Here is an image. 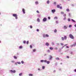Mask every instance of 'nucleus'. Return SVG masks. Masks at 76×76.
Wrapping results in <instances>:
<instances>
[{
    "label": "nucleus",
    "instance_id": "43",
    "mask_svg": "<svg viewBox=\"0 0 76 76\" xmlns=\"http://www.w3.org/2000/svg\"><path fill=\"white\" fill-rule=\"evenodd\" d=\"M66 18L65 17H64V20H66Z\"/></svg>",
    "mask_w": 76,
    "mask_h": 76
},
{
    "label": "nucleus",
    "instance_id": "1",
    "mask_svg": "<svg viewBox=\"0 0 76 76\" xmlns=\"http://www.w3.org/2000/svg\"><path fill=\"white\" fill-rule=\"evenodd\" d=\"M69 37L72 39H74V37H73V35H72V34L69 35Z\"/></svg>",
    "mask_w": 76,
    "mask_h": 76
},
{
    "label": "nucleus",
    "instance_id": "35",
    "mask_svg": "<svg viewBox=\"0 0 76 76\" xmlns=\"http://www.w3.org/2000/svg\"><path fill=\"white\" fill-rule=\"evenodd\" d=\"M21 62L22 64H23V63H24V62L23 61H22Z\"/></svg>",
    "mask_w": 76,
    "mask_h": 76
},
{
    "label": "nucleus",
    "instance_id": "29",
    "mask_svg": "<svg viewBox=\"0 0 76 76\" xmlns=\"http://www.w3.org/2000/svg\"><path fill=\"white\" fill-rule=\"evenodd\" d=\"M46 37H49V35L48 34H46Z\"/></svg>",
    "mask_w": 76,
    "mask_h": 76
},
{
    "label": "nucleus",
    "instance_id": "60",
    "mask_svg": "<svg viewBox=\"0 0 76 76\" xmlns=\"http://www.w3.org/2000/svg\"><path fill=\"white\" fill-rule=\"evenodd\" d=\"M75 27H76V24H75V25H74Z\"/></svg>",
    "mask_w": 76,
    "mask_h": 76
},
{
    "label": "nucleus",
    "instance_id": "33",
    "mask_svg": "<svg viewBox=\"0 0 76 76\" xmlns=\"http://www.w3.org/2000/svg\"><path fill=\"white\" fill-rule=\"evenodd\" d=\"M58 49V48H55V50H57Z\"/></svg>",
    "mask_w": 76,
    "mask_h": 76
},
{
    "label": "nucleus",
    "instance_id": "5",
    "mask_svg": "<svg viewBox=\"0 0 76 76\" xmlns=\"http://www.w3.org/2000/svg\"><path fill=\"white\" fill-rule=\"evenodd\" d=\"M12 16L14 17H16L17 16V14H12Z\"/></svg>",
    "mask_w": 76,
    "mask_h": 76
},
{
    "label": "nucleus",
    "instance_id": "49",
    "mask_svg": "<svg viewBox=\"0 0 76 76\" xmlns=\"http://www.w3.org/2000/svg\"><path fill=\"white\" fill-rule=\"evenodd\" d=\"M68 21H69V22L70 21V19L69 18L68 19Z\"/></svg>",
    "mask_w": 76,
    "mask_h": 76
},
{
    "label": "nucleus",
    "instance_id": "56",
    "mask_svg": "<svg viewBox=\"0 0 76 76\" xmlns=\"http://www.w3.org/2000/svg\"><path fill=\"white\" fill-rule=\"evenodd\" d=\"M54 4H56V2H54Z\"/></svg>",
    "mask_w": 76,
    "mask_h": 76
},
{
    "label": "nucleus",
    "instance_id": "18",
    "mask_svg": "<svg viewBox=\"0 0 76 76\" xmlns=\"http://www.w3.org/2000/svg\"><path fill=\"white\" fill-rule=\"evenodd\" d=\"M29 75V76H33V75L32 74H30Z\"/></svg>",
    "mask_w": 76,
    "mask_h": 76
},
{
    "label": "nucleus",
    "instance_id": "11",
    "mask_svg": "<svg viewBox=\"0 0 76 76\" xmlns=\"http://www.w3.org/2000/svg\"><path fill=\"white\" fill-rule=\"evenodd\" d=\"M56 60H60L59 58H56Z\"/></svg>",
    "mask_w": 76,
    "mask_h": 76
},
{
    "label": "nucleus",
    "instance_id": "21",
    "mask_svg": "<svg viewBox=\"0 0 76 76\" xmlns=\"http://www.w3.org/2000/svg\"><path fill=\"white\" fill-rule=\"evenodd\" d=\"M37 22H39V18H38L37 20Z\"/></svg>",
    "mask_w": 76,
    "mask_h": 76
},
{
    "label": "nucleus",
    "instance_id": "48",
    "mask_svg": "<svg viewBox=\"0 0 76 76\" xmlns=\"http://www.w3.org/2000/svg\"><path fill=\"white\" fill-rule=\"evenodd\" d=\"M66 57H67V58H69V56H66Z\"/></svg>",
    "mask_w": 76,
    "mask_h": 76
},
{
    "label": "nucleus",
    "instance_id": "23",
    "mask_svg": "<svg viewBox=\"0 0 76 76\" xmlns=\"http://www.w3.org/2000/svg\"><path fill=\"white\" fill-rule=\"evenodd\" d=\"M47 4H49V3H50V1H47Z\"/></svg>",
    "mask_w": 76,
    "mask_h": 76
},
{
    "label": "nucleus",
    "instance_id": "62",
    "mask_svg": "<svg viewBox=\"0 0 76 76\" xmlns=\"http://www.w3.org/2000/svg\"><path fill=\"white\" fill-rule=\"evenodd\" d=\"M76 45V43H75L74 44V45Z\"/></svg>",
    "mask_w": 76,
    "mask_h": 76
},
{
    "label": "nucleus",
    "instance_id": "3",
    "mask_svg": "<svg viewBox=\"0 0 76 76\" xmlns=\"http://www.w3.org/2000/svg\"><path fill=\"white\" fill-rule=\"evenodd\" d=\"M10 72H11V73H15L16 72V71L15 70H10Z\"/></svg>",
    "mask_w": 76,
    "mask_h": 76
},
{
    "label": "nucleus",
    "instance_id": "47",
    "mask_svg": "<svg viewBox=\"0 0 76 76\" xmlns=\"http://www.w3.org/2000/svg\"><path fill=\"white\" fill-rule=\"evenodd\" d=\"M69 28H71V27H72V25H69Z\"/></svg>",
    "mask_w": 76,
    "mask_h": 76
},
{
    "label": "nucleus",
    "instance_id": "22",
    "mask_svg": "<svg viewBox=\"0 0 76 76\" xmlns=\"http://www.w3.org/2000/svg\"><path fill=\"white\" fill-rule=\"evenodd\" d=\"M54 19H57V17H55L54 18Z\"/></svg>",
    "mask_w": 76,
    "mask_h": 76
},
{
    "label": "nucleus",
    "instance_id": "45",
    "mask_svg": "<svg viewBox=\"0 0 76 76\" xmlns=\"http://www.w3.org/2000/svg\"><path fill=\"white\" fill-rule=\"evenodd\" d=\"M61 45H64V44H63V43H61Z\"/></svg>",
    "mask_w": 76,
    "mask_h": 76
},
{
    "label": "nucleus",
    "instance_id": "31",
    "mask_svg": "<svg viewBox=\"0 0 76 76\" xmlns=\"http://www.w3.org/2000/svg\"><path fill=\"white\" fill-rule=\"evenodd\" d=\"M30 28H31V29H32V26H30Z\"/></svg>",
    "mask_w": 76,
    "mask_h": 76
},
{
    "label": "nucleus",
    "instance_id": "44",
    "mask_svg": "<svg viewBox=\"0 0 76 76\" xmlns=\"http://www.w3.org/2000/svg\"><path fill=\"white\" fill-rule=\"evenodd\" d=\"M11 62H12V63H14L15 61H11Z\"/></svg>",
    "mask_w": 76,
    "mask_h": 76
},
{
    "label": "nucleus",
    "instance_id": "24",
    "mask_svg": "<svg viewBox=\"0 0 76 76\" xmlns=\"http://www.w3.org/2000/svg\"><path fill=\"white\" fill-rule=\"evenodd\" d=\"M22 73H20L19 74V76H22Z\"/></svg>",
    "mask_w": 76,
    "mask_h": 76
},
{
    "label": "nucleus",
    "instance_id": "36",
    "mask_svg": "<svg viewBox=\"0 0 76 76\" xmlns=\"http://www.w3.org/2000/svg\"><path fill=\"white\" fill-rule=\"evenodd\" d=\"M44 61V62H45V63H47V60H45Z\"/></svg>",
    "mask_w": 76,
    "mask_h": 76
},
{
    "label": "nucleus",
    "instance_id": "39",
    "mask_svg": "<svg viewBox=\"0 0 76 76\" xmlns=\"http://www.w3.org/2000/svg\"><path fill=\"white\" fill-rule=\"evenodd\" d=\"M28 43H29V41H27V42L26 44H28Z\"/></svg>",
    "mask_w": 76,
    "mask_h": 76
},
{
    "label": "nucleus",
    "instance_id": "54",
    "mask_svg": "<svg viewBox=\"0 0 76 76\" xmlns=\"http://www.w3.org/2000/svg\"><path fill=\"white\" fill-rule=\"evenodd\" d=\"M15 17V19H18V17H17V16Z\"/></svg>",
    "mask_w": 76,
    "mask_h": 76
},
{
    "label": "nucleus",
    "instance_id": "51",
    "mask_svg": "<svg viewBox=\"0 0 76 76\" xmlns=\"http://www.w3.org/2000/svg\"><path fill=\"white\" fill-rule=\"evenodd\" d=\"M64 46H63L62 48H61V49H63V48H64Z\"/></svg>",
    "mask_w": 76,
    "mask_h": 76
},
{
    "label": "nucleus",
    "instance_id": "26",
    "mask_svg": "<svg viewBox=\"0 0 76 76\" xmlns=\"http://www.w3.org/2000/svg\"><path fill=\"white\" fill-rule=\"evenodd\" d=\"M33 52H35V51H36V49H33Z\"/></svg>",
    "mask_w": 76,
    "mask_h": 76
},
{
    "label": "nucleus",
    "instance_id": "16",
    "mask_svg": "<svg viewBox=\"0 0 76 76\" xmlns=\"http://www.w3.org/2000/svg\"><path fill=\"white\" fill-rule=\"evenodd\" d=\"M35 3L36 4H38V2L37 1L35 2Z\"/></svg>",
    "mask_w": 76,
    "mask_h": 76
},
{
    "label": "nucleus",
    "instance_id": "40",
    "mask_svg": "<svg viewBox=\"0 0 76 76\" xmlns=\"http://www.w3.org/2000/svg\"><path fill=\"white\" fill-rule=\"evenodd\" d=\"M59 9H62V7H59Z\"/></svg>",
    "mask_w": 76,
    "mask_h": 76
},
{
    "label": "nucleus",
    "instance_id": "58",
    "mask_svg": "<svg viewBox=\"0 0 76 76\" xmlns=\"http://www.w3.org/2000/svg\"><path fill=\"white\" fill-rule=\"evenodd\" d=\"M74 71L75 72H76V69H75L74 70Z\"/></svg>",
    "mask_w": 76,
    "mask_h": 76
},
{
    "label": "nucleus",
    "instance_id": "55",
    "mask_svg": "<svg viewBox=\"0 0 76 76\" xmlns=\"http://www.w3.org/2000/svg\"><path fill=\"white\" fill-rule=\"evenodd\" d=\"M56 23H58V21H56Z\"/></svg>",
    "mask_w": 76,
    "mask_h": 76
},
{
    "label": "nucleus",
    "instance_id": "32",
    "mask_svg": "<svg viewBox=\"0 0 76 76\" xmlns=\"http://www.w3.org/2000/svg\"><path fill=\"white\" fill-rule=\"evenodd\" d=\"M61 13L62 14H64V12H63L62 11L61 12Z\"/></svg>",
    "mask_w": 76,
    "mask_h": 76
},
{
    "label": "nucleus",
    "instance_id": "63",
    "mask_svg": "<svg viewBox=\"0 0 76 76\" xmlns=\"http://www.w3.org/2000/svg\"><path fill=\"white\" fill-rule=\"evenodd\" d=\"M60 64H62V63H61Z\"/></svg>",
    "mask_w": 76,
    "mask_h": 76
},
{
    "label": "nucleus",
    "instance_id": "27",
    "mask_svg": "<svg viewBox=\"0 0 76 76\" xmlns=\"http://www.w3.org/2000/svg\"><path fill=\"white\" fill-rule=\"evenodd\" d=\"M42 69H45V66H43L42 67Z\"/></svg>",
    "mask_w": 76,
    "mask_h": 76
},
{
    "label": "nucleus",
    "instance_id": "12",
    "mask_svg": "<svg viewBox=\"0 0 76 76\" xmlns=\"http://www.w3.org/2000/svg\"><path fill=\"white\" fill-rule=\"evenodd\" d=\"M64 28L65 29H67V26H64Z\"/></svg>",
    "mask_w": 76,
    "mask_h": 76
},
{
    "label": "nucleus",
    "instance_id": "8",
    "mask_svg": "<svg viewBox=\"0 0 76 76\" xmlns=\"http://www.w3.org/2000/svg\"><path fill=\"white\" fill-rule=\"evenodd\" d=\"M45 45L46 46H48L49 45V43L48 42H46L45 43Z\"/></svg>",
    "mask_w": 76,
    "mask_h": 76
},
{
    "label": "nucleus",
    "instance_id": "2",
    "mask_svg": "<svg viewBox=\"0 0 76 76\" xmlns=\"http://www.w3.org/2000/svg\"><path fill=\"white\" fill-rule=\"evenodd\" d=\"M43 22H46V21H47V18H44L43 19Z\"/></svg>",
    "mask_w": 76,
    "mask_h": 76
},
{
    "label": "nucleus",
    "instance_id": "64",
    "mask_svg": "<svg viewBox=\"0 0 76 76\" xmlns=\"http://www.w3.org/2000/svg\"><path fill=\"white\" fill-rule=\"evenodd\" d=\"M0 14H1V13L0 12Z\"/></svg>",
    "mask_w": 76,
    "mask_h": 76
},
{
    "label": "nucleus",
    "instance_id": "10",
    "mask_svg": "<svg viewBox=\"0 0 76 76\" xmlns=\"http://www.w3.org/2000/svg\"><path fill=\"white\" fill-rule=\"evenodd\" d=\"M64 39H67V37L65 36H64Z\"/></svg>",
    "mask_w": 76,
    "mask_h": 76
},
{
    "label": "nucleus",
    "instance_id": "59",
    "mask_svg": "<svg viewBox=\"0 0 76 76\" xmlns=\"http://www.w3.org/2000/svg\"><path fill=\"white\" fill-rule=\"evenodd\" d=\"M38 70H40V69L39 68L38 69Z\"/></svg>",
    "mask_w": 76,
    "mask_h": 76
},
{
    "label": "nucleus",
    "instance_id": "7",
    "mask_svg": "<svg viewBox=\"0 0 76 76\" xmlns=\"http://www.w3.org/2000/svg\"><path fill=\"white\" fill-rule=\"evenodd\" d=\"M50 58H49V60H51V59H52V58H53V57H52V56L51 55L50 56Z\"/></svg>",
    "mask_w": 76,
    "mask_h": 76
},
{
    "label": "nucleus",
    "instance_id": "46",
    "mask_svg": "<svg viewBox=\"0 0 76 76\" xmlns=\"http://www.w3.org/2000/svg\"><path fill=\"white\" fill-rule=\"evenodd\" d=\"M41 62H43L44 60H41L40 61Z\"/></svg>",
    "mask_w": 76,
    "mask_h": 76
},
{
    "label": "nucleus",
    "instance_id": "34",
    "mask_svg": "<svg viewBox=\"0 0 76 76\" xmlns=\"http://www.w3.org/2000/svg\"><path fill=\"white\" fill-rule=\"evenodd\" d=\"M37 13H39V11L37 10Z\"/></svg>",
    "mask_w": 76,
    "mask_h": 76
},
{
    "label": "nucleus",
    "instance_id": "38",
    "mask_svg": "<svg viewBox=\"0 0 76 76\" xmlns=\"http://www.w3.org/2000/svg\"><path fill=\"white\" fill-rule=\"evenodd\" d=\"M30 48H32V46L31 45H30Z\"/></svg>",
    "mask_w": 76,
    "mask_h": 76
},
{
    "label": "nucleus",
    "instance_id": "53",
    "mask_svg": "<svg viewBox=\"0 0 76 76\" xmlns=\"http://www.w3.org/2000/svg\"><path fill=\"white\" fill-rule=\"evenodd\" d=\"M48 19H50V17H48Z\"/></svg>",
    "mask_w": 76,
    "mask_h": 76
},
{
    "label": "nucleus",
    "instance_id": "37",
    "mask_svg": "<svg viewBox=\"0 0 76 76\" xmlns=\"http://www.w3.org/2000/svg\"><path fill=\"white\" fill-rule=\"evenodd\" d=\"M64 17H65V16H66V14H65L64 15Z\"/></svg>",
    "mask_w": 76,
    "mask_h": 76
},
{
    "label": "nucleus",
    "instance_id": "20",
    "mask_svg": "<svg viewBox=\"0 0 76 76\" xmlns=\"http://www.w3.org/2000/svg\"><path fill=\"white\" fill-rule=\"evenodd\" d=\"M72 20L73 22H76V21H75V20H74L73 19H72Z\"/></svg>",
    "mask_w": 76,
    "mask_h": 76
},
{
    "label": "nucleus",
    "instance_id": "13",
    "mask_svg": "<svg viewBox=\"0 0 76 76\" xmlns=\"http://www.w3.org/2000/svg\"><path fill=\"white\" fill-rule=\"evenodd\" d=\"M22 48H23V47H22V46H19V48H20V49Z\"/></svg>",
    "mask_w": 76,
    "mask_h": 76
},
{
    "label": "nucleus",
    "instance_id": "57",
    "mask_svg": "<svg viewBox=\"0 0 76 76\" xmlns=\"http://www.w3.org/2000/svg\"><path fill=\"white\" fill-rule=\"evenodd\" d=\"M66 48H69V47L67 46H66Z\"/></svg>",
    "mask_w": 76,
    "mask_h": 76
},
{
    "label": "nucleus",
    "instance_id": "61",
    "mask_svg": "<svg viewBox=\"0 0 76 76\" xmlns=\"http://www.w3.org/2000/svg\"><path fill=\"white\" fill-rule=\"evenodd\" d=\"M54 72H56V70H55L54 71Z\"/></svg>",
    "mask_w": 76,
    "mask_h": 76
},
{
    "label": "nucleus",
    "instance_id": "50",
    "mask_svg": "<svg viewBox=\"0 0 76 76\" xmlns=\"http://www.w3.org/2000/svg\"><path fill=\"white\" fill-rule=\"evenodd\" d=\"M48 52L49 53H50V50H48Z\"/></svg>",
    "mask_w": 76,
    "mask_h": 76
},
{
    "label": "nucleus",
    "instance_id": "9",
    "mask_svg": "<svg viewBox=\"0 0 76 76\" xmlns=\"http://www.w3.org/2000/svg\"><path fill=\"white\" fill-rule=\"evenodd\" d=\"M50 50H53V48L52 47H50Z\"/></svg>",
    "mask_w": 76,
    "mask_h": 76
},
{
    "label": "nucleus",
    "instance_id": "25",
    "mask_svg": "<svg viewBox=\"0 0 76 76\" xmlns=\"http://www.w3.org/2000/svg\"><path fill=\"white\" fill-rule=\"evenodd\" d=\"M14 58H15V59H17V57L15 56H14Z\"/></svg>",
    "mask_w": 76,
    "mask_h": 76
},
{
    "label": "nucleus",
    "instance_id": "28",
    "mask_svg": "<svg viewBox=\"0 0 76 76\" xmlns=\"http://www.w3.org/2000/svg\"><path fill=\"white\" fill-rule=\"evenodd\" d=\"M54 32L55 33L57 32V30L55 29V30H54Z\"/></svg>",
    "mask_w": 76,
    "mask_h": 76
},
{
    "label": "nucleus",
    "instance_id": "30",
    "mask_svg": "<svg viewBox=\"0 0 76 76\" xmlns=\"http://www.w3.org/2000/svg\"><path fill=\"white\" fill-rule=\"evenodd\" d=\"M17 63L18 64H21L20 62H17Z\"/></svg>",
    "mask_w": 76,
    "mask_h": 76
},
{
    "label": "nucleus",
    "instance_id": "19",
    "mask_svg": "<svg viewBox=\"0 0 76 76\" xmlns=\"http://www.w3.org/2000/svg\"><path fill=\"white\" fill-rule=\"evenodd\" d=\"M66 10L67 12H69V11H70V10L69 9H67Z\"/></svg>",
    "mask_w": 76,
    "mask_h": 76
},
{
    "label": "nucleus",
    "instance_id": "4",
    "mask_svg": "<svg viewBox=\"0 0 76 76\" xmlns=\"http://www.w3.org/2000/svg\"><path fill=\"white\" fill-rule=\"evenodd\" d=\"M22 11L23 12V13L25 14V10L24 9H22Z\"/></svg>",
    "mask_w": 76,
    "mask_h": 76
},
{
    "label": "nucleus",
    "instance_id": "17",
    "mask_svg": "<svg viewBox=\"0 0 76 76\" xmlns=\"http://www.w3.org/2000/svg\"><path fill=\"white\" fill-rule=\"evenodd\" d=\"M60 5H57V8H60Z\"/></svg>",
    "mask_w": 76,
    "mask_h": 76
},
{
    "label": "nucleus",
    "instance_id": "14",
    "mask_svg": "<svg viewBox=\"0 0 76 76\" xmlns=\"http://www.w3.org/2000/svg\"><path fill=\"white\" fill-rule=\"evenodd\" d=\"M46 63L47 64H50V61H47Z\"/></svg>",
    "mask_w": 76,
    "mask_h": 76
},
{
    "label": "nucleus",
    "instance_id": "42",
    "mask_svg": "<svg viewBox=\"0 0 76 76\" xmlns=\"http://www.w3.org/2000/svg\"><path fill=\"white\" fill-rule=\"evenodd\" d=\"M37 32H39V29H37Z\"/></svg>",
    "mask_w": 76,
    "mask_h": 76
},
{
    "label": "nucleus",
    "instance_id": "15",
    "mask_svg": "<svg viewBox=\"0 0 76 76\" xmlns=\"http://www.w3.org/2000/svg\"><path fill=\"white\" fill-rule=\"evenodd\" d=\"M61 39H62V41H64V37H61Z\"/></svg>",
    "mask_w": 76,
    "mask_h": 76
},
{
    "label": "nucleus",
    "instance_id": "6",
    "mask_svg": "<svg viewBox=\"0 0 76 76\" xmlns=\"http://www.w3.org/2000/svg\"><path fill=\"white\" fill-rule=\"evenodd\" d=\"M56 12V10L54 9V10H52V12H53V13H54V12Z\"/></svg>",
    "mask_w": 76,
    "mask_h": 76
},
{
    "label": "nucleus",
    "instance_id": "41",
    "mask_svg": "<svg viewBox=\"0 0 76 76\" xmlns=\"http://www.w3.org/2000/svg\"><path fill=\"white\" fill-rule=\"evenodd\" d=\"M23 42L24 44H25V43H26V41H23Z\"/></svg>",
    "mask_w": 76,
    "mask_h": 76
},
{
    "label": "nucleus",
    "instance_id": "52",
    "mask_svg": "<svg viewBox=\"0 0 76 76\" xmlns=\"http://www.w3.org/2000/svg\"><path fill=\"white\" fill-rule=\"evenodd\" d=\"M67 44H65V45H64V47H65V46H66V45H67Z\"/></svg>",
    "mask_w": 76,
    "mask_h": 76
}]
</instances>
